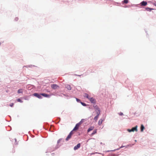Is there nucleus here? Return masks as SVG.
<instances>
[{"mask_svg":"<svg viewBox=\"0 0 156 156\" xmlns=\"http://www.w3.org/2000/svg\"><path fill=\"white\" fill-rule=\"evenodd\" d=\"M146 10L149 11H151V10L154 9H153L149 8V7H147L145 8Z\"/></svg>","mask_w":156,"mask_h":156,"instance_id":"4468645a","label":"nucleus"},{"mask_svg":"<svg viewBox=\"0 0 156 156\" xmlns=\"http://www.w3.org/2000/svg\"><path fill=\"white\" fill-rule=\"evenodd\" d=\"M14 105V104L13 103H11V104H10L9 105V106L11 107H12L13 106V105Z\"/></svg>","mask_w":156,"mask_h":156,"instance_id":"a878e982","label":"nucleus"},{"mask_svg":"<svg viewBox=\"0 0 156 156\" xmlns=\"http://www.w3.org/2000/svg\"><path fill=\"white\" fill-rule=\"evenodd\" d=\"M66 87L69 90H70L71 89V87L70 85H67L66 86Z\"/></svg>","mask_w":156,"mask_h":156,"instance_id":"9b49d317","label":"nucleus"},{"mask_svg":"<svg viewBox=\"0 0 156 156\" xmlns=\"http://www.w3.org/2000/svg\"><path fill=\"white\" fill-rule=\"evenodd\" d=\"M33 95L34 96L37 97L39 99H41L42 98V97L41 96V94H39L37 93H34V94Z\"/></svg>","mask_w":156,"mask_h":156,"instance_id":"7ed1b4c3","label":"nucleus"},{"mask_svg":"<svg viewBox=\"0 0 156 156\" xmlns=\"http://www.w3.org/2000/svg\"><path fill=\"white\" fill-rule=\"evenodd\" d=\"M81 104L84 106H86V104L84 103H83V102H81Z\"/></svg>","mask_w":156,"mask_h":156,"instance_id":"b1692460","label":"nucleus"},{"mask_svg":"<svg viewBox=\"0 0 156 156\" xmlns=\"http://www.w3.org/2000/svg\"><path fill=\"white\" fill-rule=\"evenodd\" d=\"M94 128V126H91L87 130V132H89L90 131L93 130Z\"/></svg>","mask_w":156,"mask_h":156,"instance_id":"9d476101","label":"nucleus"},{"mask_svg":"<svg viewBox=\"0 0 156 156\" xmlns=\"http://www.w3.org/2000/svg\"><path fill=\"white\" fill-rule=\"evenodd\" d=\"M73 130L70 133H69V134H70V135H71V136L73 134Z\"/></svg>","mask_w":156,"mask_h":156,"instance_id":"4be33fe9","label":"nucleus"},{"mask_svg":"<svg viewBox=\"0 0 156 156\" xmlns=\"http://www.w3.org/2000/svg\"><path fill=\"white\" fill-rule=\"evenodd\" d=\"M41 95L45 97H49L51 96V95H48L44 93L41 94Z\"/></svg>","mask_w":156,"mask_h":156,"instance_id":"6e6552de","label":"nucleus"},{"mask_svg":"<svg viewBox=\"0 0 156 156\" xmlns=\"http://www.w3.org/2000/svg\"><path fill=\"white\" fill-rule=\"evenodd\" d=\"M137 126H136L135 127H133L131 129H127V131L129 132H134V131L137 132Z\"/></svg>","mask_w":156,"mask_h":156,"instance_id":"f257e3e1","label":"nucleus"},{"mask_svg":"<svg viewBox=\"0 0 156 156\" xmlns=\"http://www.w3.org/2000/svg\"><path fill=\"white\" fill-rule=\"evenodd\" d=\"M16 100L18 102H19L20 103H22L23 102V101L21 100L20 98H18Z\"/></svg>","mask_w":156,"mask_h":156,"instance_id":"aec40b11","label":"nucleus"},{"mask_svg":"<svg viewBox=\"0 0 156 156\" xmlns=\"http://www.w3.org/2000/svg\"><path fill=\"white\" fill-rule=\"evenodd\" d=\"M76 100L77 102H79L80 101V100L78 98H76Z\"/></svg>","mask_w":156,"mask_h":156,"instance_id":"bb28decb","label":"nucleus"},{"mask_svg":"<svg viewBox=\"0 0 156 156\" xmlns=\"http://www.w3.org/2000/svg\"><path fill=\"white\" fill-rule=\"evenodd\" d=\"M84 97H86V98H88V99H89V98H90V96L88 95V94H87V93H85L84 94Z\"/></svg>","mask_w":156,"mask_h":156,"instance_id":"ddd939ff","label":"nucleus"},{"mask_svg":"<svg viewBox=\"0 0 156 156\" xmlns=\"http://www.w3.org/2000/svg\"><path fill=\"white\" fill-rule=\"evenodd\" d=\"M99 115H97L94 118V119L96 121L97 120Z\"/></svg>","mask_w":156,"mask_h":156,"instance_id":"6ab92c4d","label":"nucleus"},{"mask_svg":"<svg viewBox=\"0 0 156 156\" xmlns=\"http://www.w3.org/2000/svg\"><path fill=\"white\" fill-rule=\"evenodd\" d=\"M154 5L156 6V3H154Z\"/></svg>","mask_w":156,"mask_h":156,"instance_id":"cd10ccee","label":"nucleus"},{"mask_svg":"<svg viewBox=\"0 0 156 156\" xmlns=\"http://www.w3.org/2000/svg\"><path fill=\"white\" fill-rule=\"evenodd\" d=\"M15 20L16 21H17L18 20V18L17 17H16L15 18Z\"/></svg>","mask_w":156,"mask_h":156,"instance_id":"5701e85b","label":"nucleus"},{"mask_svg":"<svg viewBox=\"0 0 156 156\" xmlns=\"http://www.w3.org/2000/svg\"><path fill=\"white\" fill-rule=\"evenodd\" d=\"M95 112L97 115H99L100 113V111L99 108L97 107L96 108Z\"/></svg>","mask_w":156,"mask_h":156,"instance_id":"39448f33","label":"nucleus"},{"mask_svg":"<svg viewBox=\"0 0 156 156\" xmlns=\"http://www.w3.org/2000/svg\"><path fill=\"white\" fill-rule=\"evenodd\" d=\"M51 87L53 89H56L58 87V86L55 84H52L51 85Z\"/></svg>","mask_w":156,"mask_h":156,"instance_id":"1a4fd4ad","label":"nucleus"},{"mask_svg":"<svg viewBox=\"0 0 156 156\" xmlns=\"http://www.w3.org/2000/svg\"><path fill=\"white\" fill-rule=\"evenodd\" d=\"M123 146H122L121 147H122Z\"/></svg>","mask_w":156,"mask_h":156,"instance_id":"c85d7f7f","label":"nucleus"},{"mask_svg":"<svg viewBox=\"0 0 156 156\" xmlns=\"http://www.w3.org/2000/svg\"><path fill=\"white\" fill-rule=\"evenodd\" d=\"M71 135H70V134H69L68 136H67V138H66V140L67 141L71 137Z\"/></svg>","mask_w":156,"mask_h":156,"instance_id":"2eb2a0df","label":"nucleus"},{"mask_svg":"<svg viewBox=\"0 0 156 156\" xmlns=\"http://www.w3.org/2000/svg\"><path fill=\"white\" fill-rule=\"evenodd\" d=\"M119 114L120 115H123V113L121 112L119 113Z\"/></svg>","mask_w":156,"mask_h":156,"instance_id":"393cba45","label":"nucleus"},{"mask_svg":"<svg viewBox=\"0 0 156 156\" xmlns=\"http://www.w3.org/2000/svg\"><path fill=\"white\" fill-rule=\"evenodd\" d=\"M123 2L124 3L127 4L128 2V0H124Z\"/></svg>","mask_w":156,"mask_h":156,"instance_id":"412c9836","label":"nucleus"},{"mask_svg":"<svg viewBox=\"0 0 156 156\" xmlns=\"http://www.w3.org/2000/svg\"><path fill=\"white\" fill-rule=\"evenodd\" d=\"M97 132V129H95L94 130L93 132L91 134V135H93L95 134Z\"/></svg>","mask_w":156,"mask_h":156,"instance_id":"dca6fc26","label":"nucleus"},{"mask_svg":"<svg viewBox=\"0 0 156 156\" xmlns=\"http://www.w3.org/2000/svg\"><path fill=\"white\" fill-rule=\"evenodd\" d=\"M88 99L90 100L91 103H95L96 102L95 100L93 98H90V97Z\"/></svg>","mask_w":156,"mask_h":156,"instance_id":"20e7f679","label":"nucleus"},{"mask_svg":"<svg viewBox=\"0 0 156 156\" xmlns=\"http://www.w3.org/2000/svg\"><path fill=\"white\" fill-rule=\"evenodd\" d=\"M144 129V127L143 125H141L140 127V130L141 132H143Z\"/></svg>","mask_w":156,"mask_h":156,"instance_id":"f8f14e48","label":"nucleus"},{"mask_svg":"<svg viewBox=\"0 0 156 156\" xmlns=\"http://www.w3.org/2000/svg\"><path fill=\"white\" fill-rule=\"evenodd\" d=\"M18 94H20V93H22L23 92V90L22 89H20L18 90Z\"/></svg>","mask_w":156,"mask_h":156,"instance_id":"f3484780","label":"nucleus"},{"mask_svg":"<svg viewBox=\"0 0 156 156\" xmlns=\"http://www.w3.org/2000/svg\"><path fill=\"white\" fill-rule=\"evenodd\" d=\"M141 5L142 6H145L147 4V2L145 1H143L140 3Z\"/></svg>","mask_w":156,"mask_h":156,"instance_id":"0eeeda50","label":"nucleus"},{"mask_svg":"<svg viewBox=\"0 0 156 156\" xmlns=\"http://www.w3.org/2000/svg\"><path fill=\"white\" fill-rule=\"evenodd\" d=\"M103 120L102 119H100L98 121V124L99 125H100L101 124Z\"/></svg>","mask_w":156,"mask_h":156,"instance_id":"a211bd4d","label":"nucleus"},{"mask_svg":"<svg viewBox=\"0 0 156 156\" xmlns=\"http://www.w3.org/2000/svg\"><path fill=\"white\" fill-rule=\"evenodd\" d=\"M80 124H81L80 123V122L76 124V126H75V127L73 129V131H76V130H77L78 129L79 127L80 126Z\"/></svg>","mask_w":156,"mask_h":156,"instance_id":"f03ea898","label":"nucleus"},{"mask_svg":"<svg viewBox=\"0 0 156 156\" xmlns=\"http://www.w3.org/2000/svg\"><path fill=\"white\" fill-rule=\"evenodd\" d=\"M80 144L79 143L77 144V145L76 146H75L74 147V149L75 150L78 149L80 147Z\"/></svg>","mask_w":156,"mask_h":156,"instance_id":"423d86ee","label":"nucleus"}]
</instances>
